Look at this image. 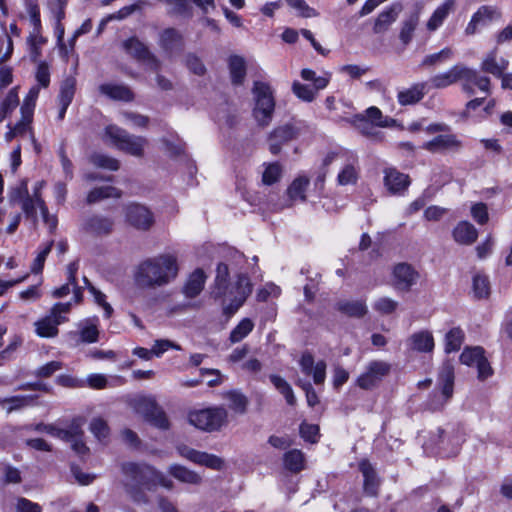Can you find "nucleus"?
<instances>
[{
	"label": "nucleus",
	"mask_w": 512,
	"mask_h": 512,
	"mask_svg": "<svg viewBox=\"0 0 512 512\" xmlns=\"http://www.w3.org/2000/svg\"><path fill=\"white\" fill-rule=\"evenodd\" d=\"M178 274L177 258L160 254L142 261L134 273L135 284L143 289H155L172 282Z\"/></svg>",
	"instance_id": "nucleus-1"
},
{
	"label": "nucleus",
	"mask_w": 512,
	"mask_h": 512,
	"mask_svg": "<svg viewBox=\"0 0 512 512\" xmlns=\"http://www.w3.org/2000/svg\"><path fill=\"white\" fill-rule=\"evenodd\" d=\"M228 279V266L224 263L218 264L212 295L216 299L225 297L227 294L233 296L231 302L223 309L225 315L231 316L243 305L252 288L249 278L244 274L238 276L235 285L231 288Z\"/></svg>",
	"instance_id": "nucleus-2"
},
{
	"label": "nucleus",
	"mask_w": 512,
	"mask_h": 512,
	"mask_svg": "<svg viewBox=\"0 0 512 512\" xmlns=\"http://www.w3.org/2000/svg\"><path fill=\"white\" fill-rule=\"evenodd\" d=\"M126 476V485L130 487L129 493L137 502L140 497L133 492L134 487H143L148 490L160 485L168 490L173 489L174 483L165 474L146 464L126 463L122 466Z\"/></svg>",
	"instance_id": "nucleus-3"
},
{
	"label": "nucleus",
	"mask_w": 512,
	"mask_h": 512,
	"mask_svg": "<svg viewBox=\"0 0 512 512\" xmlns=\"http://www.w3.org/2000/svg\"><path fill=\"white\" fill-rule=\"evenodd\" d=\"M103 139L118 150L137 158L144 156L148 144L147 138L130 134L125 129L112 124L105 128Z\"/></svg>",
	"instance_id": "nucleus-4"
},
{
	"label": "nucleus",
	"mask_w": 512,
	"mask_h": 512,
	"mask_svg": "<svg viewBox=\"0 0 512 512\" xmlns=\"http://www.w3.org/2000/svg\"><path fill=\"white\" fill-rule=\"evenodd\" d=\"M253 117L262 127L268 126L273 118L275 110L274 92L268 83L256 81L253 89Z\"/></svg>",
	"instance_id": "nucleus-5"
},
{
	"label": "nucleus",
	"mask_w": 512,
	"mask_h": 512,
	"mask_svg": "<svg viewBox=\"0 0 512 512\" xmlns=\"http://www.w3.org/2000/svg\"><path fill=\"white\" fill-rule=\"evenodd\" d=\"M83 423L75 419L70 425L65 428H58L54 425L38 424L35 427L36 431L45 432L53 437L61 439L71 445V448L78 454L84 455L88 448L83 441L84 432L82 430Z\"/></svg>",
	"instance_id": "nucleus-6"
},
{
	"label": "nucleus",
	"mask_w": 512,
	"mask_h": 512,
	"mask_svg": "<svg viewBox=\"0 0 512 512\" xmlns=\"http://www.w3.org/2000/svg\"><path fill=\"white\" fill-rule=\"evenodd\" d=\"M188 421L194 427L213 432L220 430L228 423V411L222 406L209 407L189 413Z\"/></svg>",
	"instance_id": "nucleus-7"
},
{
	"label": "nucleus",
	"mask_w": 512,
	"mask_h": 512,
	"mask_svg": "<svg viewBox=\"0 0 512 512\" xmlns=\"http://www.w3.org/2000/svg\"><path fill=\"white\" fill-rule=\"evenodd\" d=\"M71 310V303H57L50 313L35 322V332L39 337L52 338L58 335V326L68 320L66 314Z\"/></svg>",
	"instance_id": "nucleus-8"
},
{
	"label": "nucleus",
	"mask_w": 512,
	"mask_h": 512,
	"mask_svg": "<svg viewBox=\"0 0 512 512\" xmlns=\"http://www.w3.org/2000/svg\"><path fill=\"white\" fill-rule=\"evenodd\" d=\"M334 160H340L342 168L337 175V182L341 186L354 185L359 178V166L356 155L342 152L328 154L324 159V165H329Z\"/></svg>",
	"instance_id": "nucleus-9"
},
{
	"label": "nucleus",
	"mask_w": 512,
	"mask_h": 512,
	"mask_svg": "<svg viewBox=\"0 0 512 512\" xmlns=\"http://www.w3.org/2000/svg\"><path fill=\"white\" fill-rule=\"evenodd\" d=\"M133 407L138 414L159 429L169 428V421L165 412L151 397H138L133 401Z\"/></svg>",
	"instance_id": "nucleus-10"
},
{
	"label": "nucleus",
	"mask_w": 512,
	"mask_h": 512,
	"mask_svg": "<svg viewBox=\"0 0 512 512\" xmlns=\"http://www.w3.org/2000/svg\"><path fill=\"white\" fill-rule=\"evenodd\" d=\"M176 450L181 457L196 465L204 466L215 471H222L226 467L225 460L215 454L196 450L185 444L177 445Z\"/></svg>",
	"instance_id": "nucleus-11"
},
{
	"label": "nucleus",
	"mask_w": 512,
	"mask_h": 512,
	"mask_svg": "<svg viewBox=\"0 0 512 512\" xmlns=\"http://www.w3.org/2000/svg\"><path fill=\"white\" fill-rule=\"evenodd\" d=\"M126 221L135 229L148 231L155 223L153 212L146 206L132 203L125 207Z\"/></svg>",
	"instance_id": "nucleus-12"
},
{
	"label": "nucleus",
	"mask_w": 512,
	"mask_h": 512,
	"mask_svg": "<svg viewBox=\"0 0 512 512\" xmlns=\"http://www.w3.org/2000/svg\"><path fill=\"white\" fill-rule=\"evenodd\" d=\"M460 361L464 365L475 366L480 380L488 378L493 373L482 347H466L460 355Z\"/></svg>",
	"instance_id": "nucleus-13"
},
{
	"label": "nucleus",
	"mask_w": 512,
	"mask_h": 512,
	"mask_svg": "<svg viewBox=\"0 0 512 512\" xmlns=\"http://www.w3.org/2000/svg\"><path fill=\"white\" fill-rule=\"evenodd\" d=\"M390 372V364L385 361H371L358 377L357 383L363 389L377 385Z\"/></svg>",
	"instance_id": "nucleus-14"
},
{
	"label": "nucleus",
	"mask_w": 512,
	"mask_h": 512,
	"mask_svg": "<svg viewBox=\"0 0 512 512\" xmlns=\"http://www.w3.org/2000/svg\"><path fill=\"white\" fill-rule=\"evenodd\" d=\"M301 130L302 125L300 123H289L274 129L269 137V150L271 153L278 154L281 150L282 144L297 138L300 135Z\"/></svg>",
	"instance_id": "nucleus-15"
},
{
	"label": "nucleus",
	"mask_w": 512,
	"mask_h": 512,
	"mask_svg": "<svg viewBox=\"0 0 512 512\" xmlns=\"http://www.w3.org/2000/svg\"><path fill=\"white\" fill-rule=\"evenodd\" d=\"M454 366L450 361H445L440 367L438 384L441 387L442 400L432 404L433 409L441 408L453 395L454 387Z\"/></svg>",
	"instance_id": "nucleus-16"
},
{
	"label": "nucleus",
	"mask_w": 512,
	"mask_h": 512,
	"mask_svg": "<svg viewBox=\"0 0 512 512\" xmlns=\"http://www.w3.org/2000/svg\"><path fill=\"white\" fill-rule=\"evenodd\" d=\"M383 182L389 194L402 196L408 190L411 179L408 174L402 173L396 168H386Z\"/></svg>",
	"instance_id": "nucleus-17"
},
{
	"label": "nucleus",
	"mask_w": 512,
	"mask_h": 512,
	"mask_svg": "<svg viewBox=\"0 0 512 512\" xmlns=\"http://www.w3.org/2000/svg\"><path fill=\"white\" fill-rule=\"evenodd\" d=\"M403 11V6L399 2L392 3L386 7L374 20L373 32L383 34L389 30L391 25L398 19Z\"/></svg>",
	"instance_id": "nucleus-18"
},
{
	"label": "nucleus",
	"mask_w": 512,
	"mask_h": 512,
	"mask_svg": "<svg viewBox=\"0 0 512 512\" xmlns=\"http://www.w3.org/2000/svg\"><path fill=\"white\" fill-rule=\"evenodd\" d=\"M299 364L301 371L307 376H312L316 385L324 383L326 378V363L324 361L315 363L314 357L310 353H304Z\"/></svg>",
	"instance_id": "nucleus-19"
},
{
	"label": "nucleus",
	"mask_w": 512,
	"mask_h": 512,
	"mask_svg": "<svg viewBox=\"0 0 512 512\" xmlns=\"http://www.w3.org/2000/svg\"><path fill=\"white\" fill-rule=\"evenodd\" d=\"M424 9V2H415L412 11L407 19L402 23V27L399 33V38L404 45H407L412 40L414 31L418 25L420 14Z\"/></svg>",
	"instance_id": "nucleus-20"
},
{
	"label": "nucleus",
	"mask_w": 512,
	"mask_h": 512,
	"mask_svg": "<svg viewBox=\"0 0 512 512\" xmlns=\"http://www.w3.org/2000/svg\"><path fill=\"white\" fill-rule=\"evenodd\" d=\"M418 273L406 263H399L394 267V285L400 290H409L417 281Z\"/></svg>",
	"instance_id": "nucleus-21"
},
{
	"label": "nucleus",
	"mask_w": 512,
	"mask_h": 512,
	"mask_svg": "<svg viewBox=\"0 0 512 512\" xmlns=\"http://www.w3.org/2000/svg\"><path fill=\"white\" fill-rule=\"evenodd\" d=\"M464 73H467L466 66L457 64L452 66L449 70L433 76L430 79V83L434 88H445L459 80L463 81Z\"/></svg>",
	"instance_id": "nucleus-22"
},
{
	"label": "nucleus",
	"mask_w": 512,
	"mask_h": 512,
	"mask_svg": "<svg viewBox=\"0 0 512 512\" xmlns=\"http://www.w3.org/2000/svg\"><path fill=\"white\" fill-rule=\"evenodd\" d=\"M461 147V142L455 135L442 134L438 135L432 140L425 142L422 146L423 149L431 153H439L447 150H457Z\"/></svg>",
	"instance_id": "nucleus-23"
},
{
	"label": "nucleus",
	"mask_w": 512,
	"mask_h": 512,
	"mask_svg": "<svg viewBox=\"0 0 512 512\" xmlns=\"http://www.w3.org/2000/svg\"><path fill=\"white\" fill-rule=\"evenodd\" d=\"M407 346L412 351L430 353L435 347V342L430 331L421 330L413 333L407 339Z\"/></svg>",
	"instance_id": "nucleus-24"
},
{
	"label": "nucleus",
	"mask_w": 512,
	"mask_h": 512,
	"mask_svg": "<svg viewBox=\"0 0 512 512\" xmlns=\"http://www.w3.org/2000/svg\"><path fill=\"white\" fill-rule=\"evenodd\" d=\"M466 72L463 77V89L469 93H474V87H477L482 92L489 94L490 92V79L486 76H481L478 72L466 67Z\"/></svg>",
	"instance_id": "nucleus-25"
},
{
	"label": "nucleus",
	"mask_w": 512,
	"mask_h": 512,
	"mask_svg": "<svg viewBox=\"0 0 512 512\" xmlns=\"http://www.w3.org/2000/svg\"><path fill=\"white\" fill-rule=\"evenodd\" d=\"M310 180L305 176H299L293 180L287 189L288 201L280 208L290 207L294 202H304L306 200V190Z\"/></svg>",
	"instance_id": "nucleus-26"
},
{
	"label": "nucleus",
	"mask_w": 512,
	"mask_h": 512,
	"mask_svg": "<svg viewBox=\"0 0 512 512\" xmlns=\"http://www.w3.org/2000/svg\"><path fill=\"white\" fill-rule=\"evenodd\" d=\"M168 473L177 481L189 485H201L202 476L194 470H191L180 464H172L168 467Z\"/></svg>",
	"instance_id": "nucleus-27"
},
{
	"label": "nucleus",
	"mask_w": 512,
	"mask_h": 512,
	"mask_svg": "<svg viewBox=\"0 0 512 512\" xmlns=\"http://www.w3.org/2000/svg\"><path fill=\"white\" fill-rule=\"evenodd\" d=\"M37 396L35 395H16L11 397L0 398V407L10 414L12 412L21 411L27 407L33 406Z\"/></svg>",
	"instance_id": "nucleus-28"
},
{
	"label": "nucleus",
	"mask_w": 512,
	"mask_h": 512,
	"mask_svg": "<svg viewBox=\"0 0 512 512\" xmlns=\"http://www.w3.org/2000/svg\"><path fill=\"white\" fill-rule=\"evenodd\" d=\"M348 122L362 135L377 141L382 139V133L377 130L378 127H376L364 114H356L348 119Z\"/></svg>",
	"instance_id": "nucleus-29"
},
{
	"label": "nucleus",
	"mask_w": 512,
	"mask_h": 512,
	"mask_svg": "<svg viewBox=\"0 0 512 512\" xmlns=\"http://www.w3.org/2000/svg\"><path fill=\"white\" fill-rule=\"evenodd\" d=\"M453 239L461 245H471L478 238V231L473 224L468 221H460L452 232Z\"/></svg>",
	"instance_id": "nucleus-30"
},
{
	"label": "nucleus",
	"mask_w": 512,
	"mask_h": 512,
	"mask_svg": "<svg viewBox=\"0 0 512 512\" xmlns=\"http://www.w3.org/2000/svg\"><path fill=\"white\" fill-rule=\"evenodd\" d=\"M114 221L112 218L94 215L90 217L85 225L86 230L97 236L108 235L113 231Z\"/></svg>",
	"instance_id": "nucleus-31"
},
{
	"label": "nucleus",
	"mask_w": 512,
	"mask_h": 512,
	"mask_svg": "<svg viewBox=\"0 0 512 512\" xmlns=\"http://www.w3.org/2000/svg\"><path fill=\"white\" fill-rule=\"evenodd\" d=\"M508 67V60L500 57H497L496 50L491 51L487 56L483 59L481 63V70L483 72L492 74L495 77L500 78L504 71Z\"/></svg>",
	"instance_id": "nucleus-32"
},
{
	"label": "nucleus",
	"mask_w": 512,
	"mask_h": 512,
	"mask_svg": "<svg viewBox=\"0 0 512 512\" xmlns=\"http://www.w3.org/2000/svg\"><path fill=\"white\" fill-rule=\"evenodd\" d=\"M123 47L126 50V52L131 56L139 60L151 61L154 65V68H157L154 56L151 55L147 47L137 38H130L126 40L123 43Z\"/></svg>",
	"instance_id": "nucleus-33"
},
{
	"label": "nucleus",
	"mask_w": 512,
	"mask_h": 512,
	"mask_svg": "<svg viewBox=\"0 0 512 512\" xmlns=\"http://www.w3.org/2000/svg\"><path fill=\"white\" fill-rule=\"evenodd\" d=\"M455 6L454 0H445L437 9L433 12L429 20L427 21L426 27L429 31H436L453 11Z\"/></svg>",
	"instance_id": "nucleus-34"
},
{
	"label": "nucleus",
	"mask_w": 512,
	"mask_h": 512,
	"mask_svg": "<svg viewBox=\"0 0 512 512\" xmlns=\"http://www.w3.org/2000/svg\"><path fill=\"white\" fill-rule=\"evenodd\" d=\"M359 469L362 472L364 478L365 492L371 496L376 495L379 486V480L375 469L367 460H362L359 463Z\"/></svg>",
	"instance_id": "nucleus-35"
},
{
	"label": "nucleus",
	"mask_w": 512,
	"mask_h": 512,
	"mask_svg": "<svg viewBox=\"0 0 512 512\" xmlns=\"http://www.w3.org/2000/svg\"><path fill=\"white\" fill-rule=\"evenodd\" d=\"M426 84L417 83L408 89L398 92L397 99L400 105H412L418 103L425 95Z\"/></svg>",
	"instance_id": "nucleus-36"
},
{
	"label": "nucleus",
	"mask_w": 512,
	"mask_h": 512,
	"mask_svg": "<svg viewBox=\"0 0 512 512\" xmlns=\"http://www.w3.org/2000/svg\"><path fill=\"white\" fill-rule=\"evenodd\" d=\"M99 91L114 100L131 101L134 98L132 91L124 85L102 84L99 86Z\"/></svg>",
	"instance_id": "nucleus-37"
},
{
	"label": "nucleus",
	"mask_w": 512,
	"mask_h": 512,
	"mask_svg": "<svg viewBox=\"0 0 512 512\" xmlns=\"http://www.w3.org/2000/svg\"><path fill=\"white\" fill-rule=\"evenodd\" d=\"M206 281V275L202 269H196L189 277L184 286V294L189 298H194L203 290Z\"/></svg>",
	"instance_id": "nucleus-38"
},
{
	"label": "nucleus",
	"mask_w": 512,
	"mask_h": 512,
	"mask_svg": "<svg viewBox=\"0 0 512 512\" xmlns=\"http://www.w3.org/2000/svg\"><path fill=\"white\" fill-rule=\"evenodd\" d=\"M229 408L237 414H244L247 411L248 398L238 390H231L223 394Z\"/></svg>",
	"instance_id": "nucleus-39"
},
{
	"label": "nucleus",
	"mask_w": 512,
	"mask_h": 512,
	"mask_svg": "<svg viewBox=\"0 0 512 512\" xmlns=\"http://www.w3.org/2000/svg\"><path fill=\"white\" fill-rule=\"evenodd\" d=\"M284 467L292 473H298L305 468L304 454L298 449H292L284 454Z\"/></svg>",
	"instance_id": "nucleus-40"
},
{
	"label": "nucleus",
	"mask_w": 512,
	"mask_h": 512,
	"mask_svg": "<svg viewBox=\"0 0 512 512\" xmlns=\"http://www.w3.org/2000/svg\"><path fill=\"white\" fill-rule=\"evenodd\" d=\"M79 336L83 343H95L98 341V319H88L79 325Z\"/></svg>",
	"instance_id": "nucleus-41"
},
{
	"label": "nucleus",
	"mask_w": 512,
	"mask_h": 512,
	"mask_svg": "<svg viewBox=\"0 0 512 512\" xmlns=\"http://www.w3.org/2000/svg\"><path fill=\"white\" fill-rule=\"evenodd\" d=\"M121 191L116 187L106 185L92 189L87 195V202L93 204L107 198H120Z\"/></svg>",
	"instance_id": "nucleus-42"
},
{
	"label": "nucleus",
	"mask_w": 512,
	"mask_h": 512,
	"mask_svg": "<svg viewBox=\"0 0 512 512\" xmlns=\"http://www.w3.org/2000/svg\"><path fill=\"white\" fill-rule=\"evenodd\" d=\"M465 334L460 327H453L445 334V347L446 353H452L458 351L463 342Z\"/></svg>",
	"instance_id": "nucleus-43"
},
{
	"label": "nucleus",
	"mask_w": 512,
	"mask_h": 512,
	"mask_svg": "<svg viewBox=\"0 0 512 512\" xmlns=\"http://www.w3.org/2000/svg\"><path fill=\"white\" fill-rule=\"evenodd\" d=\"M472 291L476 299H487L491 292L488 276L476 273L472 279Z\"/></svg>",
	"instance_id": "nucleus-44"
},
{
	"label": "nucleus",
	"mask_w": 512,
	"mask_h": 512,
	"mask_svg": "<svg viewBox=\"0 0 512 512\" xmlns=\"http://www.w3.org/2000/svg\"><path fill=\"white\" fill-rule=\"evenodd\" d=\"M229 70L233 84H242L246 76L245 60L237 55L231 56L229 59Z\"/></svg>",
	"instance_id": "nucleus-45"
},
{
	"label": "nucleus",
	"mask_w": 512,
	"mask_h": 512,
	"mask_svg": "<svg viewBox=\"0 0 512 512\" xmlns=\"http://www.w3.org/2000/svg\"><path fill=\"white\" fill-rule=\"evenodd\" d=\"M269 378L278 392L284 396L287 404L290 406H295L297 399L294 395L291 385L284 378L275 374L270 375Z\"/></svg>",
	"instance_id": "nucleus-46"
},
{
	"label": "nucleus",
	"mask_w": 512,
	"mask_h": 512,
	"mask_svg": "<svg viewBox=\"0 0 512 512\" xmlns=\"http://www.w3.org/2000/svg\"><path fill=\"white\" fill-rule=\"evenodd\" d=\"M338 311L350 317H362L367 313V306L362 301H340L337 303Z\"/></svg>",
	"instance_id": "nucleus-47"
},
{
	"label": "nucleus",
	"mask_w": 512,
	"mask_h": 512,
	"mask_svg": "<svg viewBox=\"0 0 512 512\" xmlns=\"http://www.w3.org/2000/svg\"><path fill=\"white\" fill-rule=\"evenodd\" d=\"M42 187H43V182H38L36 184L33 196H27L22 201V204H21L22 210L24 211L26 216L29 218L36 219V216H37L36 210H37V208H39L38 201H44L39 194V191L42 189Z\"/></svg>",
	"instance_id": "nucleus-48"
},
{
	"label": "nucleus",
	"mask_w": 512,
	"mask_h": 512,
	"mask_svg": "<svg viewBox=\"0 0 512 512\" xmlns=\"http://www.w3.org/2000/svg\"><path fill=\"white\" fill-rule=\"evenodd\" d=\"M46 43V39L41 35V32L31 31L27 38L29 49V56L34 63L39 62L41 56L42 46Z\"/></svg>",
	"instance_id": "nucleus-49"
},
{
	"label": "nucleus",
	"mask_w": 512,
	"mask_h": 512,
	"mask_svg": "<svg viewBox=\"0 0 512 512\" xmlns=\"http://www.w3.org/2000/svg\"><path fill=\"white\" fill-rule=\"evenodd\" d=\"M254 328V323L249 318L242 319L238 325L230 332L229 340L235 344L247 337Z\"/></svg>",
	"instance_id": "nucleus-50"
},
{
	"label": "nucleus",
	"mask_w": 512,
	"mask_h": 512,
	"mask_svg": "<svg viewBox=\"0 0 512 512\" xmlns=\"http://www.w3.org/2000/svg\"><path fill=\"white\" fill-rule=\"evenodd\" d=\"M454 57V51L450 47H445L437 53L427 55L423 61L422 66L429 67L439 64H444Z\"/></svg>",
	"instance_id": "nucleus-51"
},
{
	"label": "nucleus",
	"mask_w": 512,
	"mask_h": 512,
	"mask_svg": "<svg viewBox=\"0 0 512 512\" xmlns=\"http://www.w3.org/2000/svg\"><path fill=\"white\" fill-rule=\"evenodd\" d=\"M19 104L18 87L12 88L5 99L3 100L0 107V122L9 115Z\"/></svg>",
	"instance_id": "nucleus-52"
},
{
	"label": "nucleus",
	"mask_w": 512,
	"mask_h": 512,
	"mask_svg": "<svg viewBox=\"0 0 512 512\" xmlns=\"http://www.w3.org/2000/svg\"><path fill=\"white\" fill-rule=\"evenodd\" d=\"M364 115L376 126V127H390L394 124V119L383 116L381 110L375 106H371L366 109Z\"/></svg>",
	"instance_id": "nucleus-53"
},
{
	"label": "nucleus",
	"mask_w": 512,
	"mask_h": 512,
	"mask_svg": "<svg viewBox=\"0 0 512 512\" xmlns=\"http://www.w3.org/2000/svg\"><path fill=\"white\" fill-rule=\"evenodd\" d=\"M180 43L181 35L173 28H168L161 34L160 44L167 51L174 50L180 45Z\"/></svg>",
	"instance_id": "nucleus-54"
},
{
	"label": "nucleus",
	"mask_w": 512,
	"mask_h": 512,
	"mask_svg": "<svg viewBox=\"0 0 512 512\" xmlns=\"http://www.w3.org/2000/svg\"><path fill=\"white\" fill-rule=\"evenodd\" d=\"M76 79L74 77H67L61 84L60 93L58 96L59 103L70 105L75 94Z\"/></svg>",
	"instance_id": "nucleus-55"
},
{
	"label": "nucleus",
	"mask_w": 512,
	"mask_h": 512,
	"mask_svg": "<svg viewBox=\"0 0 512 512\" xmlns=\"http://www.w3.org/2000/svg\"><path fill=\"white\" fill-rule=\"evenodd\" d=\"M90 161L93 165L99 168L116 171L119 169V161L115 158L109 157L105 154L96 153L90 157Z\"/></svg>",
	"instance_id": "nucleus-56"
},
{
	"label": "nucleus",
	"mask_w": 512,
	"mask_h": 512,
	"mask_svg": "<svg viewBox=\"0 0 512 512\" xmlns=\"http://www.w3.org/2000/svg\"><path fill=\"white\" fill-rule=\"evenodd\" d=\"M475 13L479 18L481 26H486L501 17L499 10L493 6H482Z\"/></svg>",
	"instance_id": "nucleus-57"
},
{
	"label": "nucleus",
	"mask_w": 512,
	"mask_h": 512,
	"mask_svg": "<svg viewBox=\"0 0 512 512\" xmlns=\"http://www.w3.org/2000/svg\"><path fill=\"white\" fill-rule=\"evenodd\" d=\"M292 91L297 98L304 102H312L317 96L313 88H311L308 85L302 84L299 81L293 82Z\"/></svg>",
	"instance_id": "nucleus-58"
},
{
	"label": "nucleus",
	"mask_w": 512,
	"mask_h": 512,
	"mask_svg": "<svg viewBox=\"0 0 512 512\" xmlns=\"http://www.w3.org/2000/svg\"><path fill=\"white\" fill-rule=\"evenodd\" d=\"M84 282L87 285L90 293L93 295L95 302L103 308L105 317L109 318L112 315L113 308L108 302H106V296L101 291L97 290L93 285H91L86 277H84Z\"/></svg>",
	"instance_id": "nucleus-59"
},
{
	"label": "nucleus",
	"mask_w": 512,
	"mask_h": 512,
	"mask_svg": "<svg viewBox=\"0 0 512 512\" xmlns=\"http://www.w3.org/2000/svg\"><path fill=\"white\" fill-rule=\"evenodd\" d=\"M26 13L29 16L30 24L33 27L32 31L41 32V19L39 6L32 0H27L25 3Z\"/></svg>",
	"instance_id": "nucleus-60"
},
{
	"label": "nucleus",
	"mask_w": 512,
	"mask_h": 512,
	"mask_svg": "<svg viewBox=\"0 0 512 512\" xmlns=\"http://www.w3.org/2000/svg\"><path fill=\"white\" fill-rule=\"evenodd\" d=\"M39 95V87H32L28 94L26 95L22 105H21V114H26L27 116H33L34 108L36 105V100Z\"/></svg>",
	"instance_id": "nucleus-61"
},
{
	"label": "nucleus",
	"mask_w": 512,
	"mask_h": 512,
	"mask_svg": "<svg viewBox=\"0 0 512 512\" xmlns=\"http://www.w3.org/2000/svg\"><path fill=\"white\" fill-rule=\"evenodd\" d=\"M90 431L99 441H105L110 434V429L102 418H95L91 421Z\"/></svg>",
	"instance_id": "nucleus-62"
},
{
	"label": "nucleus",
	"mask_w": 512,
	"mask_h": 512,
	"mask_svg": "<svg viewBox=\"0 0 512 512\" xmlns=\"http://www.w3.org/2000/svg\"><path fill=\"white\" fill-rule=\"evenodd\" d=\"M287 4L298 11L299 16L304 18L317 17L319 13L312 7H310L305 0H285Z\"/></svg>",
	"instance_id": "nucleus-63"
},
{
	"label": "nucleus",
	"mask_w": 512,
	"mask_h": 512,
	"mask_svg": "<svg viewBox=\"0 0 512 512\" xmlns=\"http://www.w3.org/2000/svg\"><path fill=\"white\" fill-rule=\"evenodd\" d=\"M281 171V167L278 163L268 164L263 172L262 182L266 185L276 183L280 179Z\"/></svg>",
	"instance_id": "nucleus-64"
}]
</instances>
